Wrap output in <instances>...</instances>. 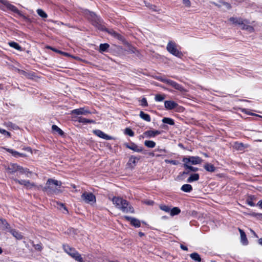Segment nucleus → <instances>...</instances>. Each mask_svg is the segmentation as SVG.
Returning a JSON list of instances; mask_svg holds the SVG:
<instances>
[{
  "label": "nucleus",
  "instance_id": "nucleus-10",
  "mask_svg": "<svg viewBox=\"0 0 262 262\" xmlns=\"http://www.w3.org/2000/svg\"><path fill=\"white\" fill-rule=\"evenodd\" d=\"M81 198L86 203H94L96 202L95 196L91 192H84L81 195Z\"/></svg>",
  "mask_w": 262,
  "mask_h": 262
},
{
  "label": "nucleus",
  "instance_id": "nucleus-16",
  "mask_svg": "<svg viewBox=\"0 0 262 262\" xmlns=\"http://www.w3.org/2000/svg\"><path fill=\"white\" fill-rule=\"evenodd\" d=\"M124 218L127 221H129L131 224L135 227L138 228L140 227L141 223L139 220L128 216H125Z\"/></svg>",
  "mask_w": 262,
  "mask_h": 262
},
{
  "label": "nucleus",
  "instance_id": "nucleus-58",
  "mask_svg": "<svg viewBox=\"0 0 262 262\" xmlns=\"http://www.w3.org/2000/svg\"><path fill=\"white\" fill-rule=\"evenodd\" d=\"M62 54L64 55V56H70L69 54L68 53H66V52H62Z\"/></svg>",
  "mask_w": 262,
  "mask_h": 262
},
{
  "label": "nucleus",
  "instance_id": "nucleus-45",
  "mask_svg": "<svg viewBox=\"0 0 262 262\" xmlns=\"http://www.w3.org/2000/svg\"><path fill=\"white\" fill-rule=\"evenodd\" d=\"M141 105L143 106H147L148 103L145 98H143L141 100Z\"/></svg>",
  "mask_w": 262,
  "mask_h": 262
},
{
  "label": "nucleus",
  "instance_id": "nucleus-13",
  "mask_svg": "<svg viewBox=\"0 0 262 262\" xmlns=\"http://www.w3.org/2000/svg\"><path fill=\"white\" fill-rule=\"evenodd\" d=\"M19 165L17 164L10 163L7 166H5V169L7 170L8 172L10 173H13L18 170Z\"/></svg>",
  "mask_w": 262,
  "mask_h": 262
},
{
  "label": "nucleus",
  "instance_id": "nucleus-38",
  "mask_svg": "<svg viewBox=\"0 0 262 262\" xmlns=\"http://www.w3.org/2000/svg\"><path fill=\"white\" fill-rule=\"evenodd\" d=\"M7 151L11 153L13 155V156H14V157H16L25 156V155L24 154L19 153L18 152H17L16 151H14L12 149H8Z\"/></svg>",
  "mask_w": 262,
  "mask_h": 262
},
{
  "label": "nucleus",
  "instance_id": "nucleus-20",
  "mask_svg": "<svg viewBox=\"0 0 262 262\" xmlns=\"http://www.w3.org/2000/svg\"><path fill=\"white\" fill-rule=\"evenodd\" d=\"M160 134V132L159 130H147L144 133L143 135L145 137H147L149 138L154 137L157 135H158Z\"/></svg>",
  "mask_w": 262,
  "mask_h": 262
},
{
  "label": "nucleus",
  "instance_id": "nucleus-54",
  "mask_svg": "<svg viewBox=\"0 0 262 262\" xmlns=\"http://www.w3.org/2000/svg\"><path fill=\"white\" fill-rule=\"evenodd\" d=\"M180 247L183 250H185V251H187L188 250L187 247L186 246L182 245V244L181 245Z\"/></svg>",
  "mask_w": 262,
  "mask_h": 262
},
{
  "label": "nucleus",
  "instance_id": "nucleus-21",
  "mask_svg": "<svg viewBox=\"0 0 262 262\" xmlns=\"http://www.w3.org/2000/svg\"><path fill=\"white\" fill-rule=\"evenodd\" d=\"M239 231L240 233L241 241L242 243L244 245H247L248 243V241L247 240L245 232L241 229H239Z\"/></svg>",
  "mask_w": 262,
  "mask_h": 262
},
{
  "label": "nucleus",
  "instance_id": "nucleus-43",
  "mask_svg": "<svg viewBox=\"0 0 262 262\" xmlns=\"http://www.w3.org/2000/svg\"><path fill=\"white\" fill-rule=\"evenodd\" d=\"M165 162L166 163L171 164L174 165H177L179 164V162L178 161L175 160H167V159H166L165 160Z\"/></svg>",
  "mask_w": 262,
  "mask_h": 262
},
{
  "label": "nucleus",
  "instance_id": "nucleus-44",
  "mask_svg": "<svg viewBox=\"0 0 262 262\" xmlns=\"http://www.w3.org/2000/svg\"><path fill=\"white\" fill-rule=\"evenodd\" d=\"M125 134L130 137H133L134 136V132L129 128H126L125 129Z\"/></svg>",
  "mask_w": 262,
  "mask_h": 262
},
{
  "label": "nucleus",
  "instance_id": "nucleus-27",
  "mask_svg": "<svg viewBox=\"0 0 262 262\" xmlns=\"http://www.w3.org/2000/svg\"><path fill=\"white\" fill-rule=\"evenodd\" d=\"M204 169L209 172H214L215 170V167L211 164L206 163L204 166Z\"/></svg>",
  "mask_w": 262,
  "mask_h": 262
},
{
  "label": "nucleus",
  "instance_id": "nucleus-23",
  "mask_svg": "<svg viewBox=\"0 0 262 262\" xmlns=\"http://www.w3.org/2000/svg\"><path fill=\"white\" fill-rule=\"evenodd\" d=\"M200 178V176L198 173L191 174L190 177L187 180L188 183H191L194 181H198Z\"/></svg>",
  "mask_w": 262,
  "mask_h": 262
},
{
  "label": "nucleus",
  "instance_id": "nucleus-60",
  "mask_svg": "<svg viewBox=\"0 0 262 262\" xmlns=\"http://www.w3.org/2000/svg\"><path fill=\"white\" fill-rule=\"evenodd\" d=\"M139 236H140V237H142V236H144V233H143V232H139Z\"/></svg>",
  "mask_w": 262,
  "mask_h": 262
},
{
  "label": "nucleus",
  "instance_id": "nucleus-34",
  "mask_svg": "<svg viewBox=\"0 0 262 262\" xmlns=\"http://www.w3.org/2000/svg\"><path fill=\"white\" fill-rule=\"evenodd\" d=\"M183 167H184L185 169H189L190 172H196L199 170L198 168L193 167L189 164L184 163Z\"/></svg>",
  "mask_w": 262,
  "mask_h": 262
},
{
  "label": "nucleus",
  "instance_id": "nucleus-62",
  "mask_svg": "<svg viewBox=\"0 0 262 262\" xmlns=\"http://www.w3.org/2000/svg\"><path fill=\"white\" fill-rule=\"evenodd\" d=\"M158 150L160 152H166V150L165 149H158Z\"/></svg>",
  "mask_w": 262,
  "mask_h": 262
},
{
  "label": "nucleus",
  "instance_id": "nucleus-56",
  "mask_svg": "<svg viewBox=\"0 0 262 262\" xmlns=\"http://www.w3.org/2000/svg\"><path fill=\"white\" fill-rule=\"evenodd\" d=\"M257 205L261 208H262V200L258 201Z\"/></svg>",
  "mask_w": 262,
  "mask_h": 262
},
{
  "label": "nucleus",
  "instance_id": "nucleus-5",
  "mask_svg": "<svg viewBox=\"0 0 262 262\" xmlns=\"http://www.w3.org/2000/svg\"><path fill=\"white\" fill-rule=\"evenodd\" d=\"M0 3L5 6L8 10L18 14L25 19H27V17L24 15L15 6L11 4L8 1L0 0Z\"/></svg>",
  "mask_w": 262,
  "mask_h": 262
},
{
  "label": "nucleus",
  "instance_id": "nucleus-57",
  "mask_svg": "<svg viewBox=\"0 0 262 262\" xmlns=\"http://www.w3.org/2000/svg\"><path fill=\"white\" fill-rule=\"evenodd\" d=\"M254 215L257 217L262 216V214L261 213H254Z\"/></svg>",
  "mask_w": 262,
  "mask_h": 262
},
{
  "label": "nucleus",
  "instance_id": "nucleus-37",
  "mask_svg": "<svg viewBox=\"0 0 262 262\" xmlns=\"http://www.w3.org/2000/svg\"><path fill=\"white\" fill-rule=\"evenodd\" d=\"M144 145L149 148H154L156 146V143L153 141L146 140L144 142Z\"/></svg>",
  "mask_w": 262,
  "mask_h": 262
},
{
  "label": "nucleus",
  "instance_id": "nucleus-19",
  "mask_svg": "<svg viewBox=\"0 0 262 262\" xmlns=\"http://www.w3.org/2000/svg\"><path fill=\"white\" fill-rule=\"evenodd\" d=\"M105 31H107L110 35L117 38L119 40H123V37L119 33L115 32L113 30H108L105 28Z\"/></svg>",
  "mask_w": 262,
  "mask_h": 262
},
{
  "label": "nucleus",
  "instance_id": "nucleus-53",
  "mask_svg": "<svg viewBox=\"0 0 262 262\" xmlns=\"http://www.w3.org/2000/svg\"><path fill=\"white\" fill-rule=\"evenodd\" d=\"M50 49H51L52 50L56 52H57V53H59L60 54H62V51H59V50H58L56 49H54V48H53L52 47H49Z\"/></svg>",
  "mask_w": 262,
  "mask_h": 262
},
{
  "label": "nucleus",
  "instance_id": "nucleus-46",
  "mask_svg": "<svg viewBox=\"0 0 262 262\" xmlns=\"http://www.w3.org/2000/svg\"><path fill=\"white\" fill-rule=\"evenodd\" d=\"M0 133L4 135H6L8 137H10V133L7 131H6L4 129H2L0 128Z\"/></svg>",
  "mask_w": 262,
  "mask_h": 262
},
{
  "label": "nucleus",
  "instance_id": "nucleus-6",
  "mask_svg": "<svg viewBox=\"0 0 262 262\" xmlns=\"http://www.w3.org/2000/svg\"><path fill=\"white\" fill-rule=\"evenodd\" d=\"M167 50L171 54L178 57H181L182 53L177 49V45L175 42L169 41L166 47Z\"/></svg>",
  "mask_w": 262,
  "mask_h": 262
},
{
  "label": "nucleus",
  "instance_id": "nucleus-61",
  "mask_svg": "<svg viewBox=\"0 0 262 262\" xmlns=\"http://www.w3.org/2000/svg\"><path fill=\"white\" fill-rule=\"evenodd\" d=\"M179 146L180 147L182 148L185 149L182 143H179Z\"/></svg>",
  "mask_w": 262,
  "mask_h": 262
},
{
  "label": "nucleus",
  "instance_id": "nucleus-50",
  "mask_svg": "<svg viewBox=\"0 0 262 262\" xmlns=\"http://www.w3.org/2000/svg\"><path fill=\"white\" fill-rule=\"evenodd\" d=\"M58 207L60 209L63 208L64 209V210H65L67 212H68V210H67L66 207L63 204H62V203H59V204H58Z\"/></svg>",
  "mask_w": 262,
  "mask_h": 262
},
{
  "label": "nucleus",
  "instance_id": "nucleus-33",
  "mask_svg": "<svg viewBox=\"0 0 262 262\" xmlns=\"http://www.w3.org/2000/svg\"><path fill=\"white\" fill-rule=\"evenodd\" d=\"M190 257L191 258H192L193 260H194L195 261L197 262H201V258L200 256V255L196 252L192 253L190 254Z\"/></svg>",
  "mask_w": 262,
  "mask_h": 262
},
{
  "label": "nucleus",
  "instance_id": "nucleus-2",
  "mask_svg": "<svg viewBox=\"0 0 262 262\" xmlns=\"http://www.w3.org/2000/svg\"><path fill=\"white\" fill-rule=\"evenodd\" d=\"M88 19L92 22V24L98 29L104 31L105 27L102 25V19L95 13L88 11L86 13Z\"/></svg>",
  "mask_w": 262,
  "mask_h": 262
},
{
  "label": "nucleus",
  "instance_id": "nucleus-40",
  "mask_svg": "<svg viewBox=\"0 0 262 262\" xmlns=\"http://www.w3.org/2000/svg\"><path fill=\"white\" fill-rule=\"evenodd\" d=\"M126 51L128 52V53H134L136 54H138V51L135 48L132 46H128L127 49H126Z\"/></svg>",
  "mask_w": 262,
  "mask_h": 262
},
{
  "label": "nucleus",
  "instance_id": "nucleus-55",
  "mask_svg": "<svg viewBox=\"0 0 262 262\" xmlns=\"http://www.w3.org/2000/svg\"><path fill=\"white\" fill-rule=\"evenodd\" d=\"M190 172L189 169H185V171H184L182 173L183 174H188Z\"/></svg>",
  "mask_w": 262,
  "mask_h": 262
},
{
  "label": "nucleus",
  "instance_id": "nucleus-22",
  "mask_svg": "<svg viewBox=\"0 0 262 262\" xmlns=\"http://www.w3.org/2000/svg\"><path fill=\"white\" fill-rule=\"evenodd\" d=\"M18 171H19V173L20 174H25L26 176L28 178L30 177V175L32 173V172L30 171H29V169L24 168L20 166H19Z\"/></svg>",
  "mask_w": 262,
  "mask_h": 262
},
{
  "label": "nucleus",
  "instance_id": "nucleus-25",
  "mask_svg": "<svg viewBox=\"0 0 262 262\" xmlns=\"http://www.w3.org/2000/svg\"><path fill=\"white\" fill-rule=\"evenodd\" d=\"M9 231L17 239H21L23 238V236L21 233L14 229H10Z\"/></svg>",
  "mask_w": 262,
  "mask_h": 262
},
{
  "label": "nucleus",
  "instance_id": "nucleus-64",
  "mask_svg": "<svg viewBox=\"0 0 262 262\" xmlns=\"http://www.w3.org/2000/svg\"><path fill=\"white\" fill-rule=\"evenodd\" d=\"M153 204V201H148L147 203V204L148 205H151Z\"/></svg>",
  "mask_w": 262,
  "mask_h": 262
},
{
  "label": "nucleus",
  "instance_id": "nucleus-24",
  "mask_svg": "<svg viewBox=\"0 0 262 262\" xmlns=\"http://www.w3.org/2000/svg\"><path fill=\"white\" fill-rule=\"evenodd\" d=\"M77 121H78L79 122L82 123L84 124L95 123V121L93 120L88 119L82 117H78L77 118Z\"/></svg>",
  "mask_w": 262,
  "mask_h": 262
},
{
  "label": "nucleus",
  "instance_id": "nucleus-17",
  "mask_svg": "<svg viewBox=\"0 0 262 262\" xmlns=\"http://www.w3.org/2000/svg\"><path fill=\"white\" fill-rule=\"evenodd\" d=\"M94 133L98 137L105 140H111L113 138L99 129H96L93 131Z\"/></svg>",
  "mask_w": 262,
  "mask_h": 262
},
{
  "label": "nucleus",
  "instance_id": "nucleus-48",
  "mask_svg": "<svg viewBox=\"0 0 262 262\" xmlns=\"http://www.w3.org/2000/svg\"><path fill=\"white\" fill-rule=\"evenodd\" d=\"M0 223L3 224L6 228H8V227L9 226V224L5 220L0 219Z\"/></svg>",
  "mask_w": 262,
  "mask_h": 262
},
{
  "label": "nucleus",
  "instance_id": "nucleus-32",
  "mask_svg": "<svg viewBox=\"0 0 262 262\" xmlns=\"http://www.w3.org/2000/svg\"><path fill=\"white\" fill-rule=\"evenodd\" d=\"M139 116L142 119L146 121L150 122L151 121L150 116L147 114L144 113L143 111L140 112Z\"/></svg>",
  "mask_w": 262,
  "mask_h": 262
},
{
  "label": "nucleus",
  "instance_id": "nucleus-9",
  "mask_svg": "<svg viewBox=\"0 0 262 262\" xmlns=\"http://www.w3.org/2000/svg\"><path fill=\"white\" fill-rule=\"evenodd\" d=\"M119 209L124 213H134V212L133 207L129 205L128 202L124 199Z\"/></svg>",
  "mask_w": 262,
  "mask_h": 262
},
{
  "label": "nucleus",
  "instance_id": "nucleus-26",
  "mask_svg": "<svg viewBox=\"0 0 262 262\" xmlns=\"http://www.w3.org/2000/svg\"><path fill=\"white\" fill-rule=\"evenodd\" d=\"M8 45L10 46V47L18 50L19 51H23V48L21 46H20L18 43H17L16 42L14 41H10L8 43Z\"/></svg>",
  "mask_w": 262,
  "mask_h": 262
},
{
  "label": "nucleus",
  "instance_id": "nucleus-36",
  "mask_svg": "<svg viewBox=\"0 0 262 262\" xmlns=\"http://www.w3.org/2000/svg\"><path fill=\"white\" fill-rule=\"evenodd\" d=\"M52 129L53 132L57 133L60 136H62L64 134V132L56 125H52Z\"/></svg>",
  "mask_w": 262,
  "mask_h": 262
},
{
  "label": "nucleus",
  "instance_id": "nucleus-31",
  "mask_svg": "<svg viewBox=\"0 0 262 262\" xmlns=\"http://www.w3.org/2000/svg\"><path fill=\"white\" fill-rule=\"evenodd\" d=\"M110 48V45L108 43H101L99 46V51L100 53L106 52Z\"/></svg>",
  "mask_w": 262,
  "mask_h": 262
},
{
  "label": "nucleus",
  "instance_id": "nucleus-42",
  "mask_svg": "<svg viewBox=\"0 0 262 262\" xmlns=\"http://www.w3.org/2000/svg\"><path fill=\"white\" fill-rule=\"evenodd\" d=\"M159 208L161 210L166 212H169L171 208L169 206L165 205H160Z\"/></svg>",
  "mask_w": 262,
  "mask_h": 262
},
{
  "label": "nucleus",
  "instance_id": "nucleus-1",
  "mask_svg": "<svg viewBox=\"0 0 262 262\" xmlns=\"http://www.w3.org/2000/svg\"><path fill=\"white\" fill-rule=\"evenodd\" d=\"M61 182L57 180L49 179L47 181L43 190L48 194L56 193L58 191L57 187L61 185Z\"/></svg>",
  "mask_w": 262,
  "mask_h": 262
},
{
  "label": "nucleus",
  "instance_id": "nucleus-7",
  "mask_svg": "<svg viewBox=\"0 0 262 262\" xmlns=\"http://www.w3.org/2000/svg\"><path fill=\"white\" fill-rule=\"evenodd\" d=\"M184 163L191 164V165H196L198 164H201L203 160L198 156H189V157H184L182 160Z\"/></svg>",
  "mask_w": 262,
  "mask_h": 262
},
{
  "label": "nucleus",
  "instance_id": "nucleus-35",
  "mask_svg": "<svg viewBox=\"0 0 262 262\" xmlns=\"http://www.w3.org/2000/svg\"><path fill=\"white\" fill-rule=\"evenodd\" d=\"M162 121L164 123L168 124H169V125H174V120L170 118L164 117L162 119Z\"/></svg>",
  "mask_w": 262,
  "mask_h": 262
},
{
  "label": "nucleus",
  "instance_id": "nucleus-29",
  "mask_svg": "<svg viewBox=\"0 0 262 262\" xmlns=\"http://www.w3.org/2000/svg\"><path fill=\"white\" fill-rule=\"evenodd\" d=\"M140 160V158L136 157L134 156H131L129 157L128 164L132 166V164L136 165V162Z\"/></svg>",
  "mask_w": 262,
  "mask_h": 262
},
{
  "label": "nucleus",
  "instance_id": "nucleus-14",
  "mask_svg": "<svg viewBox=\"0 0 262 262\" xmlns=\"http://www.w3.org/2000/svg\"><path fill=\"white\" fill-rule=\"evenodd\" d=\"M71 113L77 115H86L91 114V112L88 110L85 109L84 107H80L79 108L75 109L72 111Z\"/></svg>",
  "mask_w": 262,
  "mask_h": 262
},
{
  "label": "nucleus",
  "instance_id": "nucleus-52",
  "mask_svg": "<svg viewBox=\"0 0 262 262\" xmlns=\"http://www.w3.org/2000/svg\"><path fill=\"white\" fill-rule=\"evenodd\" d=\"M247 204L250 206H254L255 205L254 203L251 200H248Z\"/></svg>",
  "mask_w": 262,
  "mask_h": 262
},
{
  "label": "nucleus",
  "instance_id": "nucleus-49",
  "mask_svg": "<svg viewBox=\"0 0 262 262\" xmlns=\"http://www.w3.org/2000/svg\"><path fill=\"white\" fill-rule=\"evenodd\" d=\"M35 249L37 250L40 251L42 249V246L40 244H37L34 245Z\"/></svg>",
  "mask_w": 262,
  "mask_h": 262
},
{
  "label": "nucleus",
  "instance_id": "nucleus-8",
  "mask_svg": "<svg viewBox=\"0 0 262 262\" xmlns=\"http://www.w3.org/2000/svg\"><path fill=\"white\" fill-rule=\"evenodd\" d=\"M165 107L167 110H171L173 109H176L177 111H182L184 108L181 106H179L178 103L173 101H165L164 102Z\"/></svg>",
  "mask_w": 262,
  "mask_h": 262
},
{
  "label": "nucleus",
  "instance_id": "nucleus-63",
  "mask_svg": "<svg viewBox=\"0 0 262 262\" xmlns=\"http://www.w3.org/2000/svg\"><path fill=\"white\" fill-rule=\"evenodd\" d=\"M25 149L28 151H31V149L30 147H27Z\"/></svg>",
  "mask_w": 262,
  "mask_h": 262
},
{
  "label": "nucleus",
  "instance_id": "nucleus-3",
  "mask_svg": "<svg viewBox=\"0 0 262 262\" xmlns=\"http://www.w3.org/2000/svg\"><path fill=\"white\" fill-rule=\"evenodd\" d=\"M229 20L234 24L241 25L242 29L246 30L250 32L254 31L253 27L248 25V21L244 20L241 17H232L229 18Z\"/></svg>",
  "mask_w": 262,
  "mask_h": 262
},
{
  "label": "nucleus",
  "instance_id": "nucleus-28",
  "mask_svg": "<svg viewBox=\"0 0 262 262\" xmlns=\"http://www.w3.org/2000/svg\"><path fill=\"white\" fill-rule=\"evenodd\" d=\"M180 212H181L180 209L177 207H173L172 208H170V210L169 212L170 215L172 216L178 215Z\"/></svg>",
  "mask_w": 262,
  "mask_h": 262
},
{
  "label": "nucleus",
  "instance_id": "nucleus-15",
  "mask_svg": "<svg viewBox=\"0 0 262 262\" xmlns=\"http://www.w3.org/2000/svg\"><path fill=\"white\" fill-rule=\"evenodd\" d=\"M125 145L127 148H129L135 152H141L143 151V148L142 147L139 146L134 143H131L129 144L126 143Z\"/></svg>",
  "mask_w": 262,
  "mask_h": 262
},
{
  "label": "nucleus",
  "instance_id": "nucleus-39",
  "mask_svg": "<svg viewBox=\"0 0 262 262\" xmlns=\"http://www.w3.org/2000/svg\"><path fill=\"white\" fill-rule=\"evenodd\" d=\"M36 11L38 15L41 17L45 18L48 17L47 13L45 12H44V11H43L42 9H38Z\"/></svg>",
  "mask_w": 262,
  "mask_h": 262
},
{
  "label": "nucleus",
  "instance_id": "nucleus-47",
  "mask_svg": "<svg viewBox=\"0 0 262 262\" xmlns=\"http://www.w3.org/2000/svg\"><path fill=\"white\" fill-rule=\"evenodd\" d=\"M8 126L9 127H11V128H12L13 129H18V126L12 122H8Z\"/></svg>",
  "mask_w": 262,
  "mask_h": 262
},
{
  "label": "nucleus",
  "instance_id": "nucleus-11",
  "mask_svg": "<svg viewBox=\"0 0 262 262\" xmlns=\"http://www.w3.org/2000/svg\"><path fill=\"white\" fill-rule=\"evenodd\" d=\"M162 82L166 83L169 85H171L175 89L179 90L181 92L185 91V89L181 85L179 84V83L174 81H172L170 79H164L162 80Z\"/></svg>",
  "mask_w": 262,
  "mask_h": 262
},
{
  "label": "nucleus",
  "instance_id": "nucleus-59",
  "mask_svg": "<svg viewBox=\"0 0 262 262\" xmlns=\"http://www.w3.org/2000/svg\"><path fill=\"white\" fill-rule=\"evenodd\" d=\"M258 244L260 245H262V238H260L258 239Z\"/></svg>",
  "mask_w": 262,
  "mask_h": 262
},
{
  "label": "nucleus",
  "instance_id": "nucleus-51",
  "mask_svg": "<svg viewBox=\"0 0 262 262\" xmlns=\"http://www.w3.org/2000/svg\"><path fill=\"white\" fill-rule=\"evenodd\" d=\"M183 4L187 7H190L191 3L189 0H183Z\"/></svg>",
  "mask_w": 262,
  "mask_h": 262
},
{
  "label": "nucleus",
  "instance_id": "nucleus-41",
  "mask_svg": "<svg viewBox=\"0 0 262 262\" xmlns=\"http://www.w3.org/2000/svg\"><path fill=\"white\" fill-rule=\"evenodd\" d=\"M165 98V95L157 94L155 96V99L156 101H162Z\"/></svg>",
  "mask_w": 262,
  "mask_h": 262
},
{
  "label": "nucleus",
  "instance_id": "nucleus-18",
  "mask_svg": "<svg viewBox=\"0 0 262 262\" xmlns=\"http://www.w3.org/2000/svg\"><path fill=\"white\" fill-rule=\"evenodd\" d=\"M124 199L120 197L114 196L112 198L113 203L115 205L116 207L119 209Z\"/></svg>",
  "mask_w": 262,
  "mask_h": 262
},
{
  "label": "nucleus",
  "instance_id": "nucleus-12",
  "mask_svg": "<svg viewBox=\"0 0 262 262\" xmlns=\"http://www.w3.org/2000/svg\"><path fill=\"white\" fill-rule=\"evenodd\" d=\"M14 181L20 185H24L27 189H31L35 186L34 183H31L29 180H18L17 179H14Z\"/></svg>",
  "mask_w": 262,
  "mask_h": 262
},
{
  "label": "nucleus",
  "instance_id": "nucleus-4",
  "mask_svg": "<svg viewBox=\"0 0 262 262\" xmlns=\"http://www.w3.org/2000/svg\"><path fill=\"white\" fill-rule=\"evenodd\" d=\"M63 247L64 251L69 255L71 256L73 258H74L75 260L80 262L83 261V259L80 254H79V253L77 252L74 249L70 247L68 245H65L63 246Z\"/></svg>",
  "mask_w": 262,
  "mask_h": 262
},
{
  "label": "nucleus",
  "instance_id": "nucleus-30",
  "mask_svg": "<svg viewBox=\"0 0 262 262\" xmlns=\"http://www.w3.org/2000/svg\"><path fill=\"white\" fill-rule=\"evenodd\" d=\"M181 190L185 192H190L192 190V187L190 184H184L181 188Z\"/></svg>",
  "mask_w": 262,
  "mask_h": 262
}]
</instances>
